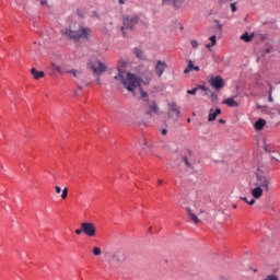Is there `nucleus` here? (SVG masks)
Returning <instances> with one entry per match:
<instances>
[{"label": "nucleus", "instance_id": "nucleus-1", "mask_svg": "<svg viewBox=\"0 0 280 280\" xmlns=\"http://www.w3.org/2000/svg\"><path fill=\"white\" fill-rule=\"evenodd\" d=\"M127 66V61L125 59L119 60V66L117 67L118 74L114 77L115 80L119 81L122 86L129 91L135 92V90L140 86L141 79L131 72H126L121 68Z\"/></svg>", "mask_w": 280, "mask_h": 280}, {"label": "nucleus", "instance_id": "nucleus-2", "mask_svg": "<svg viewBox=\"0 0 280 280\" xmlns=\"http://www.w3.org/2000/svg\"><path fill=\"white\" fill-rule=\"evenodd\" d=\"M91 33V30L89 27H84L82 25L79 26L78 31H72L70 28L65 31V35L68 36V38L78 42L79 39H88L89 35Z\"/></svg>", "mask_w": 280, "mask_h": 280}, {"label": "nucleus", "instance_id": "nucleus-3", "mask_svg": "<svg viewBox=\"0 0 280 280\" xmlns=\"http://www.w3.org/2000/svg\"><path fill=\"white\" fill-rule=\"evenodd\" d=\"M271 176L266 174H257L256 182L254 185H257L258 187L265 189L266 192H269V185H271Z\"/></svg>", "mask_w": 280, "mask_h": 280}, {"label": "nucleus", "instance_id": "nucleus-4", "mask_svg": "<svg viewBox=\"0 0 280 280\" xmlns=\"http://www.w3.org/2000/svg\"><path fill=\"white\" fill-rule=\"evenodd\" d=\"M139 18L137 15H126L124 16V26L121 27L122 31V35L126 36L124 30L128 28V30H132L135 27V25L138 23Z\"/></svg>", "mask_w": 280, "mask_h": 280}, {"label": "nucleus", "instance_id": "nucleus-5", "mask_svg": "<svg viewBox=\"0 0 280 280\" xmlns=\"http://www.w3.org/2000/svg\"><path fill=\"white\" fill-rule=\"evenodd\" d=\"M81 229L83 231V234L88 237H95L96 229L94 223L92 222H84L81 224Z\"/></svg>", "mask_w": 280, "mask_h": 280}, {"label": "nucleus", "instance_id": "nucleus-6", "mask_svg": "<svg viewBox=\"0 0 280 280\" xmlns=\"http://www.w3.org/2000/svg\"><path fill=\"white\" fill-rule=\"evenodd\" d=\"M210 84L217 90H221L224 88V80L220 77V75H217V77H212L210 79Z\"/></svg>", "mask_w": 280, "mask_h": 280}, {"label": "nucleus", "instance_id": "nucleus-7", "mask_svg": "<svg viewBox=\"0 0 280 280\" xmlns=\"http://www.w3.org/2000/svg\"><path fill=\"white\" fill-rule=\"evenodd\" d=\"M91 68L93 70V72H95L96 74H100V73L106 71V66L98 60L95 61L94 63H92Z\"/></svg>", "mask_w": 280, "mask_h": 280}, {"label": "nucleus", "instance_id": "nucleus-8", "mask_svg": "<svg viewBox=\"0 0 280 280\" xmlns=\"http://www.w3.org/2000/svg\"><path fill=\"white\" fill-rule=\"evenodd\" d=\"M166 63L164 61L158 60L156 65H155V73L159 78L162 77L164 70L166 69Z\"/></svg>", "mask_w": 280, "mask_h": 280}, {"label": "nucleus", "instance_id": "nucleus-9", "mask_svg": "<svg viewBox=\"0 0 280 280\" xmlns=\"http://www.w3.org/2000/svg\"><path fill=\"white\" fill-rule=\"evenodd\" d=\"M264 188L258 186V185H255V188L252 189V196L254 199H260L262 194H264Z\"/></svg>", "mask_w": 280, "mask_h": 280}, {"label": "nucleus", "instance_id": "nucleus-10", "mask_svg": "<svg viewBox=\"0 0 280 280\" xmlns=\"http://www.w3.org/2000/svg\"><path fill=\"white\" fill-rule=\"evenodd\" d=\"M221 109L217 108L215 110L213 108L210 109L209 115H208V121H215L217 116L221 115Z\"/></svg>", "mask_w": 280, "mask_h": 280}, {"label": "nucleus", "instance_id": "nucleus-11", "mask_svg": "<svg viewBox=\"0 0 280 280\" xmlns=\"http://www.w3.org/2000/svg\"><path fill=\"white\" fill-rule=\"evenodd\" d=\"M186 211H187L188 217L195 224L200 223V220L197 218V215L195 213H192V210L189 207L186 209Z\"/></svg>", "mask_w": 280, "mask_h": 280}, {"label": "nucleus", "instance_id": "nucleus-12", "mask_svg": "<svg viewBox=\"0 0 280 280\" xmlns=\"http://www.w3.org/2000/svg\"><path fill=\"white\" fill-rule=\"evenodd\" d=\"M223 104H226L230 108H236L238 106V103L234 101L233 97L226 98Z\"/></svg>", "mask_w": 280, "mask_h": 280}, {"label": "nucleus", "instance_id": "nucleus-13", "mask_svg": "<svg viewBox=\"0 0 280 280\" xmlns=\"http://www.w3.org/2000/svg\"><path fill=\"white\" fill-rule=\"evenodd\" d=\"M192 70H196L197 72L200 70L198 66H194V62L191 60L188 61V67L184 70V73H188Z\"/></svg>", "mask_w": 280, "mask_h": 280}, {"label": "nucleus", "instance_id": "nucleus-14", "mask_svg": "<svg viewBox=\"0 0 280 280\" xmlns=\"http://www.w3.org/2000/svg\"><path fill=\"white\" fill-rule=\"evenodd\" d=\"M31 73L35 80H38L45 75V73L43 71H37L35 68L31 69Z\"/></svg>", "mask_w": 280, "mask_h": 280}, {"label": "nucleus", "instance_id": "nucleus-15", "mask_svg": "<svg viewBox=\"0 0 280 280\" xmlns=\"http://www.w3.org/2000/svg\"><path fill=\"white\" fill-rule=\"evenodd\" d=\"M52 68L57 70L60 74L69 73V70L66 67H60L56 63H51Z\"/></svg>", "mask_w": 280, "mask_h": 280}, {"label": "nucleus", "instance_id": "nucleus-16", "mask_svg": "<svg viewBox=\"0 0 280 280\" xmlns=\"http://www.w3.org/2000/svg\"><path fill=\"white\" fill-rule=\"evenodd\" d=\"M266 126V120L260 118L255 122V129L256 130H262V128H265Z\"/></svg>", "mask_w": 280, "mask_h": 280}, {"label": "nucleus", "instance_id": "nucleus-17", "mask_svg": "<svg viewBox=\"0 0 280 280\" xmlns=\"http://www.w3.org/2000/svg\"><path fill=\"white\" fill-rule=\"evenodd\" d=\"M170 109L172 110V113H175L176 117H179L180 112H179V107L176 105V103L170 104Z\"/></svg>", "mask_w": 280, "mask_h": 280}, {"label": "nucleus", "instance_id": "nucleus-18", "mask_svg": "<svg viewBox=\"0 0 280 280\" xmlns=\"http://www.w3.org/2000/svg\"><path fill=\"white\" fill-rule=\"evenodd\" d=\"M159 110H160V109H159L156 103L153 102V104L150 105V107H149L148 115H151V113H154L155 115H158Z\"/></svg>", "mask_w": 280, "mask_h": 280}, {"label": "nucleus", "instance_id": "nucleus-19", "mask_svg": "<svg viewBox=\"0 0 280 280\" xmlns=\"http://www.w3.org/2000/svg\"><path fill=\"white\" fill-rule=\"evenodd\" d=\"M254 37V35H249L247 32L244 33L242 36H241V39L248 43L252 40V38Z\"/></svg>", "mask_w": 280, "mask_h": 280}, {"label": "nucleus", "instance_id": "nucleus-20", "mask_svg": "<svg viewBox=\"0 0 280 280\" xmlns=\"http://www.w3.org/2000/svg\"><path fill=\"white\" fill-rule=\"evenodd\" d=\"M182 159H183V161H184L186 167H188L189 170H192V165H191V163L189 162V159H188L186 155H183Z\"/></svg>", "mask_w": 280, "mask_h": 280}, {"label": "nucleus", "instance_id": "nucleus-21", "mask_svg": "<svg viewBox=\"0 0 280 280\" xmlns=\"http://www.w3.org/2000/svg\"><path fill=\"white\" fill-rule=\"evenodd\" d=\"M138 88H140L141 91V98L143 100V102H149V95L147 92H143L141 86L139 85Z\"/></svg>", "mask_w": 280, "mask_h": 280}, {"label": "nucleus", "instance_id": "nucleus-22", "mask_svg": "<svg viewBox=\"0 0 280 280\" xmlns=\"http://www.w3.org/2000/svg\"><path fill=\"white\" fill-rule=\"evenodd\" d=\"M241 200H243L244 202H246L248 206H254L255 205V199H250V200H247L246 197H241Z\"/></svg>", "mask_w": 280, "mask_h": 280}, {"label": "nucleus", "instance_id": "nucleus-23", "mask_svg": "<svg viewBox=\"0 0 280 280\" xmlns=\"http://www.w3.org/2000/svg\"><path fill=\"white\" fill-rule=\"evenodd\" d=\"M93 255H94L95 257L101 256V255H102L101 248H100V247H94V249H93Z\"/></svg>", "mask_w": 280, "mask_h": 280}, {"label": "nucleus", "instance_id": "nucleus-24", "mask_svg": "<svg viewBox=\"0 0 280 280\" xmlns=\"http://www.w3.org/2000/svg\"><path fill=\"white\" fill-rule=\"evenodd\" d=\"M68 73L72 74L74 78H78L79 74H80V72L78 70H75V69L69 70Z\"/></svg>", "mask_w": 280, "mask_h": 280}, {"label": "nucleus", "instance_id": "nucleus-25", "mask_svg": "<svg viewBox=\"0 0 280 280\" xmlns=\"http://www.w3.org/2000/svg\"><path fill=\"white\" fill-rule=\"evenodd\" d=\"M264 280H279V277L277 275H269Z\"/></svg>", "mask_w": 280, "mask_h": 280}, {"label": "nucleus", "instance_id": "nucleus-26", "mask_svg": "<svg viewBox=\"0 0 280 280\" xmlns=\"http://www.w3.org/2000/svg\"><path fill=\"white\" fill-rule=\"evenodd\" d=\"M67 197H68V189L65 188V189L62 190V194H61V199H62V200H66Z\"/></svg>", "mask_w": 280, "mask_h": 280}, {"label": "nucleus", "instance_id": "nucleus-27", "mask_svg": "<svg viewBox=\"0 0 280 280\" xmlns=\"http://www.w3.org/2000/svg\"><path fill=\"white\" fill-rule=\"evenodd\" d=\"M177 0H162V4L165 5L166 3H173L176 4Z\"/></svg>", "mask_w": 280, "mask_h": 280}, {"label": "nucleus", "instance_id": "nucleus-28", "mask_svg": "<svg viewBox=\"0 0 280 280\" xmlns=\"http://www.w3.org/2000/svg\"><path fill=\"white\" fill-rule=\"evenodd\" d=\"M135 52H136V55H137L138 58H142V57H143L141 49L136 48V49H135Z\"/></svg>", "mask_w": 280, "mask_h": 280}, {"label": "nucleus", "instance_id": "nucleus-29", "mask_svg": "<svg viewBox=\"0 0 280 280\" xmlns=\"http://www.w3.org/2000/svg\"><path fill=\"white\" fill-rule=\"evenodd\" d=\"M198 91V88L196 86L195 89L192 90H188L187 93L190 94V95H195Z\"/></svg>", "mask_w": 280, "mask_h": 280}, {"label": "nucleus", "instance_id": "nucleus-30", "mask_svg": "<svg viewBox=\"0 0 280 280\" xmlns=\"http://www.w3.org/2000/svg\"><path fill=\"white\" fill-rule=\"evenodd\" d=\"M210 40H211L212 46H214V45L217 44V37H215V35H212V36L210 37Z\"/></svg>", "mask_w": 280, "mask_h": 280}, {"label": "nucleus", "instance_id": "nucleus-31", "mask_svg": "<svg viewBox=\"0 0 280 280\" xmlns=\"http://www.w3.org/2000/svg\"><path fill=\"white\" fill-rule=\"evenodd\" d=\"M211 100L213 103H217L218 102V95L215 93H212L211 94Z\"/></svg>", "mask_w": 280, "mask_h": 280}, {"label": "nucleus", "instance_id": "nucleus-32", "mask_svg": "<svg viewBox=\"0 0 280 280\" xmlns=\"http://www.w3.org/2000/svg\"><path fill=\"white\" fill-rule=\"evenodd\" d=\"M231 10L233 13L237 11L236 3L231 4Z\"/></svg>", "mask_w": 280, "mask_h": 280}, {"label": "nucleus", "instance_id": "nucleus-33", "mask_svg": "<svg viewBox=\"0 0 280 280\" xmlns=\"http://www.w3.org/2000/svg\"><path fill=\"white\" fill-rule=\"evenodd\" d=\"M192 48H197L199 46V43L197 40H191Z\"/></svg>", "mask_w": 280, "mask_h": 280}, {"label": "nucleus", "instance_id": "nucleus-34", "mask_svg": "<svg viewBox=\"0 0 280 280\" xmlns=\"http://www.w3.org/2000/svg\"><path fill=\"white\" fill-rule=\"evenodd\" d=\"M218 30L222 32V24H220V21L215 20Z\"/></svg>", "mask_w": 280, "mask_h": 280}, {"label": "nucleus", "instance_id": "nucleus-35", "mask_svg": "<svg viewBox=\"0 0 280 280\" xmlns=\"http://www.w3.org/2000/svg\"><path fill=\"white\" fill-rule=\"evenodd\" d=\"M268 100H269V102H273V98H272V90H270V92H269V95H268Z\"/></svg>", "mask_w": 280, "mask_h": 280}, {"label": "nucleus", "instance_id": "nucleus-36", "mask_svg": "<svg viewBox=\"0 0 280 280\" xmlns=\"http://www.w3.org/2000/svg\"><path fill=\"white\" fill-rule=\"evenodd\" d=\"M82 233H83V228L75 230V234L77 235H81Z\"/></svg>", "mask_w": 280, "mask_h": 280}, {"label": "nucleus", "instance_id": "nucleus-37", "mask_svg": "<svg viewBox=\"0 0 280 280\" xmlns=\"http://www.w3.org/2000/svg\"><path fill=\"white\" fill-rule=\"evenodd\" d=\"M118 257H119V253L115 254L113 256V259L116 260V261H120V259Z\"/></svg>", "mask_w": 280, "mask_h": 280}, {"label": "nucleus", "instance_id": "nucleus-38", "mask_svg": "<svg viewBox=\"0 0 280 280\" xmlns=\"http://www.w3.org/2000/svg\"><path fill=\"white\" fill-rule=\"evenodd\" d=\"M198 90L207 91L208 89L205 85H198Z\"/></svg>", "mask_w": 280, "mask_h": 280}, {"label": "nucleus", "instance_id": "nucleus-39", "mask_svg": "<svg viewBox=\"0 0 280 280\" xmlns=\"http://www.w3.org/2000/svg\"><path fill=\"white\" fill-rule=\"evenodd\" d=\"M55 190H56V194H58V195L61 192V188L59 186H56Z\"/></svg>", "mask_w": 280, "mask_h": 280}, {"label": "nucleus", "instance_id": "nucleus-40", "mask_svg": "<svg viewBox=\"0 0 280 280\" xmlns=\"http://www.w3.org/2000/svg\"><path fill=\"white\" fill-rule=\"evenodd\" d=\"M162 135L163 136L167 135V130L166 129H162Z\"/></svg>", "mask_w": 280, "mask_h": 280}, {"label": "nucleus", "instance_id": "nucleus-41", "mask_svg": "<svg viewBox=\"0 0 280 280\" xmlns=\"http://www.w3.org/2000/svg\"><path fill=\"white\" fill-rule=\"evenodd\" d=\"M187 152H188L189 156H191L192 151H191V150H189V149H187Z\"/></svg>", "mask_w": 280, "mask_h": 280}, {"label": "nucleus", "instance_id": "nucleus-42", "mask_svg": "<svg viewBox=\"0 0 280 280\" xmlns=\"http://www.w3.org/2000/svg\"><path fill=\"white\" fill-rule=\"evenodd\" d=\"M206 47H207V48H211V47H213V46H212V44H207Z\"/></svg>", "mask_w": 280, "mask_h": 280}, {"label": "nucleus", "instance_id": "nucleus-43", "mask_svg": "<svg viewBox=\"0 0 280 280\" xmlns=\"http://www.w3.org/2000/svg\"><path fill=\"white\" fill-rule=\"evenodd\" d=\"M219 124H225V120L224 119H220Z\"/></svg>", "mask_w": 280, "mask_h": 280}, {"label": "nucleus", "instance_id": "nucleus-44", "mask_svg": "<svg viewBox=\"0 0 280 280\" xmlns=\"http://www.w3.org/2000/svg\"><path fill=\"white\" fill-rule=\"evenodd\" d=\"M118 2H119L120 4H124V3H125V0H118Z\"/></svg>", "mask_w": 280, "mask_h": 280}, {"label": "nucleus", "instance_id": "nucleus-45", "mask_svg": "<svg viewBox=\"0 0 280 280\" xmlns=\"http://www.w3.org/2000/svg\"><path fill=\"white\" fill-rule=\"evenodd\" d=\"M162 183H163L162 179H159V180H158V184H159V185H162Z\"/></svg>", "mask_w": 280, "mask_h": 280}, {"label": "nucleus", "instance_id": "nucleus-46", "mask_svg": "<svg viewBox=\"0 0 280 280\" xmlns=\"http://www.w3.org/2000/svg\"><path fill=\"white\" fill-rule=\"evenodd\" d=\"M222 2H231L232 0H221Z\"/></svg>", "mask_w": 280, "mask_h": 280}, {"label": "nucleus", "instance_id": "nucleus-47", "mask_svg": "<svg viewBox=\"0 0 280 280\" xmlns=\"http://www.w3.org/2000/svg\"><path fill=\"white\" fill-rule=\"evenodd\" d=\"M233 209H237V206H236V205H233Z\"/></svg>", "mask_w": 280, "mask_h": 280}, {"label": "nucleus", "instance_id": "nucleus-48", "mask_svg": "<svg viewBox=\"0 0 280 280\" xmlns=\"http://www.w3.org/2000/svg\"><path fill=\"white\" fill-rule=\"evenodd\" d=\"M46 3V1H42V4L44 5Z\"/></svg>", "mask_w": 280, "mask_h": 280}, {"label": "nucleus", "instance_id": "nucleus-49", "mask_svg": "<svg viewBox=\"0 0 280 280\" xmlns=\"http://www.w3.org/2000/svg\"><path fill=\"white\" fill-rule=\"evenodd\" d=\"M189 121H190V118H188V124H189Z\"/></svg>", "mask_w": 280, "mask_h": 280}, {"label": "nucleus", "instance_id": "nucleus-50", "mask_svg": "<svg viewBox=\"0 0 280 280\" xmlns=\"http://www.w3.org/2000/svg\"><path fill=\"white\" fill-rule=\"evenodd\" d=\"M267 51H268V52H270V50H269V49H268Z\"/></svg>", "mask_w": 280, "mask_h": 280}]
</instances>
